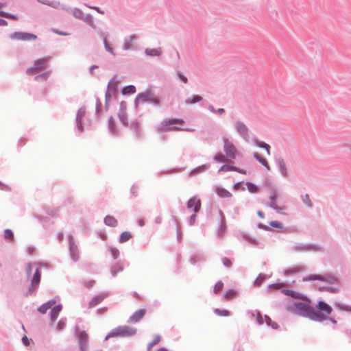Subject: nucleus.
<instances>
[{"label":"nucleus","mask_w":351,"mask_h":351,"mask_svg":"<svg viewBox=\"0 0 351 351\" xmlns=\"http://www.w3.org/2000/svg\"><path fill=\"white\" fill-rule=\"evenodd\" d=\"M295 307V311L300 315L308 317L313 321L322 322L324 317L317 313L316 311L311 307L308 304L303 302H295L293 303Z\"/></svg>","instance_id":"1"},{"label":"nucleus","mask_w":351,"mask_h":351,"mask_svg":"<svg viewBox=\"0 0 351 351\" xmlns=\"http://www.w3.org/2000/svg\"><path fill=\"white\" fill-rule=\"evenodd\" d=\"M184 121L180 119H170L163 121L158 128V131L160 132L172 130L194 131V129L183 128Z\"/></svg>","instance_id":"2"},{"label":"nucleus","mask_w":351,"mask_h":351,"mask_svg":"<svg viewBox=\"0 0 351 351\" xmlns=\"http://www.w3.org/2000/svg\"><path fill=\"white\" fill-rule=\"evenodd\" d=\"M136 333V330L127 326H120L112 330L106 337L107 340L111 337L131 336Z\"/></svg>","instance_id":"3"},{"label":"nucleus","mask_w":351,"mask_h":351,"mask_svg":"<svg viewBox=\"0 0 351 351\" xmlns=\"http://www.w3.org/2000/svg\"><path fill=\"white\" fill-rule=\"evenodd\" d=\"M222 140L223 143V147L226 157L230 159H234L239 154L237 147L228 137L223 136Z\"/></svg>","instance_id":"4"},{"label":"nucleus","mask_w":351,"mask_h":351,"mask_svg":"<svg viewBox=\"0 0 351 351\" xmlns=\"http://www.w3.org/2000/svg\"><path fill=\"white\" fill-rule=\"evenodd\" d=\"M302 280L306 281H313V280H319L322 282H326L328 283H335L337 281V279L335 276L327 274L324 275L319 274H309L303 277Z\"/></svg>","instance_id":"5"},{"label":"nucleus","mask_w":351,"mask_h":351,"mask_svg":"<svg viewBox=\"0 0 351 351\" xmlns=\"http://www.w3.org/2000/svg\"><path fill=\"white\" fill-rule=\"evenodd\" d=\"M48 62V58H43L36 60L34 66L27 69V74L32 75L45 69L47 66Z\"/></svg>","instance_id":"6"},{"label":"nucleus","mask_w":351,"mask_h":351,"mask_svg":"<svg viewBox=\"0 0 351 351\" xmlns=\"http://www.w3.org/2000/svg\"><path fill=\"white\" fill-rule=\"evenodd\" d=\"M316 308L317 310L316 313L324 317L322 322L326 319L332 311V307L324 301H319L316 306Z\"/></svg>","instance_id":"7"},{"label":"nucleus","mask_w":351,"mask_h":351,"mask_svg":"<svg viewBox=\"0 0 351 351\" xmlns=\"http://www.w3.org/2000/svg\"><path fill=\"white\" fill-rule=\"evenodd\" d=\"M10 37L12 40H18L22 41H29L32 40H36L37 38V36L33 34L23 32H16L12 34Z\"/></svg>","instance_id":"8"},{"label":"nucleus","mask_w":351,"mask_h":351,"mask_svg":"<svg viewBox=\"0 0 351 351\" xmlns=\"http://www.w3.org/2000/svg\"><path fill=\"white\" fill-rule=\"evenodd\" d=\"M201 200L197 197L195 196L189 199L186 203V207L191 211L197 213L201 208Z\"/></svg>","instance_id":"9"},{"label":"nucleus","mask_w":351,"mask_h":351,"mask_svg":"<svg viewBox=\"0 0 351 351\" xmlns=\"http://www.w3.org/2000/svg\"><path fill=\"white\" fill-rule=\"evenodd\" d=\"M79 343L82 351H85V347L88 342V334L84 331H81L78 334Z\"/></svg>","instance_id":"10"},{"label":"nucleus","mask_w":351,"mask_h":351,"mask_svg":"<svg viewBox=\"0 0 351 351\" xmlns=\"http://www.w3.org/2000/svg\"><path fill=\"white\" fill-rule=\"evenodd\" d=\"M236 128L238 131V132L244 138H247V137L248 136V129L247 128V126L241 123V122H237L236 123Z\"/></svg>","instance_id":"11"},{"label":"nucleus","mask_w":351,"mask_h":351,"mask_svg":"<svg viewBox=\"0 0 351 351\" xmlns=\"http://www.w3.org/2000/svg\"><path fill=\"white\" fill-rule=\"evenodd\" d=\"M145 313V309H139L132 314L130 319L132 322H137L144 317Z\"/></svg>","instance_id":"12"},{"label":"nucleus","mask_w":351,"mask_h":351,"mask_svg":"<svg viewBox=\"0 0 351 351\" xmlns=\"http://www.w3.org/2000/svg\"><path fill=\"white\" fill-rule=\"evenodd\" d=\"M276 197H277V193L275 191H271L270 195H269V206L276 210V211H279L280 209V207L277 206L276 205Z\"/></svg>","instance_id":"13"},{"label":"nucleus","mask_w":351,"mask_h":351,"mask_svg":"<svg viewBox=\"0 0 351 351\" xmlns=\"http://www.w3.org/2000/svg\"><path fill=\"white\" fill-rule=\"evenodd\" d=\"M238 171V172H239L241 173H243V174L245 173V171L238 170V169L236 167L232 166L230 165H224L221 166L219 170V172H227V171Z\"/></svg>","instance_id":"14"},{"label":"nucleus","mask_w":351,"mask_h":351,"mask_svg":"<svg viewBox=\"0 0 351 351\" xmlns=\"http://www.w3.org/2000/svg\"><path fill=\"white\" fill-rule=\"evenodd\" d=\"M40 276H41L40 272L39 269H37L32 277V286L34 289H36L37 287V286L38 285V284L40 283Z\"/></svg>","instance_id":"15"},{"label":"nucleus","mask_w":351,"mask_h":351,"mask_svg":"<svg viewBox=\"0 0 351 351\" xmlns=\"http://www.w3.org/2000/svg\"><path fill=\"white\" fill-rule=\"evenodd\" d=\"M216 193L221 198L230 197L232 196L230 192L219 186L216 188Z\"/></svg>","instance_id":"16"},{"label":"nucleus","mask_w":351,"mask_h":351,"mask_svg":"<svg viewBox=\"0 0 351 351\" xmlns=\"http://www.w3.org/2000/svg\"><path fill=\"white\" fill-rule=\"evenodd\" d=\"M284 293L287 295L291 296L292 298L300 299L302 300H306V298L305 296H304L303 295L300 294V293L295 292L294 291L285 290Z\"/></svg>","instance_id":"17"},{"label":"nucleus","mask_w":351,"mask_h":351,"mask_svg":"<svg viewBox=\"0 0 351 351\" xmlns=\"http://www.w3.org/2000/svg\"><path fill=\"white\" fill-rule=\"evenodd\" d=\"M221 215L222 216L221 226L217 231V234L219 237L223 236L225 234V232L226 230V224L225 217L221 212Z\"/></svg>","instance_id":"18"},{"label":"nucleus","mask_w":351,"mask_h":351,"mask_svg":"<svg viewBox=\"0 0 351 351\" xmlns=\"http://www.w3.org/2000/svg\"><path fill=\"white\" fill-rule=\"evenodd\" d=\"M145 53L149 56H159L162 53V50L160 47L154 49H146Z\"/></svg>","instance_id":"19"},{"label":"nucleus","mask_w":351,"mask_h":351,"mask_svg":"<svg viewBox=\"0 0 351 351\" xmlns=\"http://www.w3.org/2000/svg\"><path fill=\"white\" fill-rule=\"evenodd\" d=\"M54 302L53 301H49L46 303H45L44 304H43L42 306H40L38 308V311L43 313V314H45L47 310H49V308H51V306L54 304Z\"/></svg>","instance_id":"20"},{"label":"nucleus","mask_w":351,"mask_h":351,"mask_svg":"<svg viewBox=\"0 0 351 351\" xmlns=\"http://www.w3.org/2000/svg\"><path fill=\"white\" fill-rule=\"evenodd\" d=\"M237 296V291L234 289H228L224 293V298L226 300H231Z\"/></svg>","instance_id":"21"},{"label":"nucleus","mask_w":351,"mask_h":351,"mask_svg":"<svg viewBox=\"0 0 351 351\" xmlns=\"http://www.w3.org/2000/svg\"><path fill=\"white\" fill-rule=\"evenodd\" d=\"M278 167H279L281 173L284 176H287V165H286L285 160L282 158H280L278 160Z\"/></svg>","instance_id":"22"},{"label":"nucleus","mask_w":351,"mask_h":351,"mask_svg":"<svg viewBox=\"0 0 351 351\" xmlns=\"http://www.w3.org/2000/svg\"><path fill=\"white\" fill-rule=\"evenodd\" d=\"M104 222L107 226L115 227L117 225V220L112 216H106L104 219Z\"/></svg>","instance_id":"23"},{"label":"nucleus","mask_w":351,"mask_h":351,"mask_svg":"<svg viewBox=\"0 0 351 351\" xmlns=\"http://www.w3.org/2000/svg\"><path fill=\"white\" fill-rule=\"evenodd\" d=\"M62 310V306L61 305H57L56 306H54L51 311V318L52 320H54L56 319L60 312Z\"/></svg>","instance_id":"24"},{"label":"nucleus","mask_w":351,"mask_h":351,"mask_svg":"<svg viewBox=\"0 0 351 351\" xmlns=\"http://www.w3.org/2000/svg\"><path fill=\"white\" fill-rule=\"evenodd\" d=\"M131 238H132L131 232H128V231H124L120 235L119 242L125 243V242L129 241Z\"/></svg>","instance_id":"25"},{"label":"nucleus","mask_w":351,"mask_h":351,"mask_svg":"<svg viewBox=\"0 0 351 351\" xmlns=\"http://www.w3.org/2000/svg\"><path fill=\"white\" fill-rule=\"evenodd\" d=\"M123 270V266L120 263L114 265L112 267L111 272L112 276H115L119 272H121Z\"/></svg>","instance_id":"26"},{"label":"nucleus","mask_w":351,"mask_h":351,"mask_svg":"<svg viewBox=\"0 0 351 351\" xmlns=\"http://www.w3.org/2000/svg\"><path fill=\"white\" fill-rule=\"evenodd\" d=\"M228 158L226 155L223 154L222 153H217L215 157L214 160L219 162H226L228 161Z\"/></svg>","instance_id":"27"},{"label":"nucleus","mask_w":351,"mask_h":351,"mask_svg":"<svg viewBox=\"0 0 351 351\" xmlns=\"http://www.w3.org/2000/svg\"><path fill=\"white\" fill-rule=\"evenodd\" d=\"M214 313L219 316L228 317L230 315V312L226 309L215 308Z\"/></svg>","instance_id":"28"},{"label":"nucleus","mask_w":351,"mask_h":351,"mask_svg":"<svg viewBox=\"0 0 351 351\" xmlns=\"http://www.w3.org/2000/svg\"><path fill=\"white\" fill-rule=\"evenodd\" d=\"M202 98L199 95H194L191 98L186 99V104H193L195 103L202 101Z\"/></svg>","instance_id":"29"},{"label":"nucleus","mask_w":351,"mask_h":351,"mask_svg":"<svg viewBox=\"0 0 351 351\" xmlns=\"http://www.w3.org/2000/svg\"><path fill=\"white\" fill-rule=\"evenodd\" d=\"M119 117L123 125H128V117H127V114H126V112L125 110H122L119 112Z\"/></svg>","instance_id":"30"},{"label":"nucleus","mask_w":351,"mask_h":351,"mask_svg":"<svg viewBox=\"0 0 351 351\" xmlns=\"http://www.w3.org/2000/svg\"><path fill=\"white\" fill-rule=\"evenodd\" d=\"M254 157L260 162L261 163L263 166H265L267 169H269V167L267 164V162L266 161L265 159L261 158L260 156V155L258 154V153H254Z\"/></svg>","instance_id":"31"},{"label":"nucleus","mask_w":351,"mask_h":351,"mask_svg":"<svg viewBox=\"0 0 351 351\" xmlns=\"http://www.w3.org/2000/svg\"><path fill=\"white\" fill-rule=\"evenodd\" d=\"M246 186L247 190L251 193H257L258 191V186L253 183L247 182Z\"/></svg>","instance_id":"32"},{"label":"nucleus","mask_w":351,"mask_h":351,"mask_svg":"<svg viewBox=\"0 0 351 351\" xmlns=\"http://www.w3.org/2000/svg\"><path fill=\"white\" fill-rule=\"evenodd\" d=\"M135 36H131L130 37V40L126 41L123 45V49L124 50H128L132 48V42L135 39Z\"/></svg>","instance_id":"33"},{"label":"nucleus","mask_w":351,"mask_h":351,"mask_svg":"<svg viewBox=\"0 0 351 351\" xmlns=\"http://www.w3.org/2000/svg\"><path fill=\"white\" fill-rule=\"evenodd\" d=\"M135 92H136V88L132 85L127 86L123 89V94H131V93H134Z\"/></svg>","instance_id":"34"},{"label":"nucleus","mask_w":351,"mask_h":351,"mask_svg":"<svg viewBox=\"0 0 351 351\" xmlns=\"http://www.w3.org/2000/svg\"><path fill=\"white\" fill-rule=\"evenodd\" d=\"M256 145L259 147L265 148L266 149L267 155L270 154V152H269L270 147L268 144H267L264 142L258 141L256 143Z\"/></svg>","instance_id":"35"},{"label":"nucleus","mask_w":351,"mask_h":351,"mask_svg":"<svg viewBox=\"0 0 351 351\" xmlns=\"http://www.w3.org/2000/svg\"><path fill=\"white\" fill-rule=\"evenodd\" d=\"M223 287V283L221 281H218L214 286L215 293H218Z\"/></svg>","instance_id":"36"},{"label":"nucleus","mask_w":351,"mask_h":351,"mask_svg":"<svg viewBox=\"0 0 351 351\" xmlns=\"http://www.w3.org/2000/svg\"><path fill=\"white\" fill-rule=\"evenodd\" d=\"M108 124H109V128L110 130V131L113 133V134H117V131L116 130V127H115V125H114V120L112 118H110L109 120H108Z\"/></svg>","instance_id":"37"},{"label":"nucleus","mask_w":351,"mask_h":351,"mask_svg":"<svg viewBox=\"0 0 351 351\" xmlns=\"http://www.w3.org/2000/svg\"><path fill=\"white\" fill-rule=\"evenodd\" d=\"M0 16H3V17H5V18L14 19V20H16L17 19V16H16L8 14V13L5 12L3 11H0Z\"/></svg>","instance_id":"38"},{"label":"nucleus","mask_w":351,"mask_h":351,"mask_svg":"<svg viewBox=\"0 0 351 351\" xmlns=\"http://www.w3.org/2000/svg\"><path fill=\"white\" fill-rule=\"evenodd\" d=\"M269 224H270L271 226H272L274 228H278V229H282L283 228L282 223H280L278 221H271L269 223Z\"/></svg>","instance_id":"39"},{"label":"nucleus","mask_w":351,"mask_h":351,"mask_svg":"<svg viewBox=\"0 0 351 351\" xmlns=\"http://www.w3.org/2000/svg\"><path fill=\"white\" fill-rule=\"evenodd\" d=\"M4 237L5 239H8L10 240H12L14 238V234L12 230L9 229H6L4 232Z\"/></svg>","instance_id":"40"},{"label":"nucleus","mask_w":351,"mask_h":351,"mask_svg":"<svg viewBox=\"0 0 351 351\" xmlns=\"http://www.w3.org/2000/svg\"><path fill=\"white\" fill-rule=\"evenodd\" d=\"M103 300V298L101 297V296H97V297H95L94 298L91 302H90V304L91 306H95L97 305L98 303H99L100 302H101Z\"/></svg>","instance_id":"41"},{"label":"nucleus","mask_w":351,"mask_h":351,"mask_svg":"<svg viewBox=\"0 0 351 351\" xmlns=\"http://www.w3.org/2000/svg\"><path fill=\"white\" fill-rule=\"evenodd\" d=\"M160 341V335L155 336L153 341L149 344V347L150 348V347L155 346L156 344L159 343Z\"/></svg>","instance_id":"42"},{"label":"nucleus","mask_w":351,"mask_h":351,"mask_svg":"<svg viewBox=\"0 0 351 351\" xmlns=\"http://www.w3.org/2000/svg\"><path fill=\"white\" fill-rule=\"evenodd\" d=\"M104 47H105V49H106V51L110 52L113 56H115L113 49L109 45V44L108 43V42L106 40L104 41Z\"/></svg>","instance_id":"43"},{"label":"nucleus","mask_w":351,"mask_h":351,"mask_svg":"<svg viewBox=\"0 0 351 351\" xmlns=\"http://www.w3.org/2000/svg\"><path fill=\"white\" fill-rule=\"evenodd\" d=\"M85 111L82 109H80L77 114L76 120L77 121H82V117L84 115Z\"/></svg>","instance_id":"44"},{"label":"nucleus","mask_w":351,"mask_h":351,"mask_svg":"<svg viewBox=\"0 0 351 351\" xmlns=\"http://www.w3.org/2000/svg\"><path fill=\"white\" fill-rule=\"evenodd\" d=\"M41 2L44 4H47V5H51L54 8H56L60 5V3L58 2H50L49 1H47V0H44V1H42Z\"/></svg>","instance_id":"45"},{"label":"nucleus","mask_w":351,"mask_h":351,"mask_svg":"<svg viewBox=\"0 0 351 351\" xmlns=\"http://www.w3.org/2000/svg\"><path fill=\"white\" fill-rule=\"evenodd\" d=\"M221 261L223 265L226 267H230L232 265V261L226 257L223 258Z\"/></svg>","instance_id":"46"},{"label":"nucleus","mask_w":351,"mask_h":351,"mask_svg":"<svg viewBox=\"0 0 351 351\" xmlns=\"http://www.w3.org/2000/svg\"><path fill=\"white\" fill-rule=\"evenodd\" d=\"M178 75L179 77V78L184 82V83H187L188 82V79L186 76H184L182 73L179 72L178 73Z\"/></svg>","instance_id":"47"},{"label":"nucleus","mask_w":351,"mask_h":351,"mask_svg":"<svg viewBox=\"0 0 351 351\" xmlns=\"http://www.w3.org/2000/svg\"><path fill=\"white\" fill-rule=\"evenodd\" d=\"M48 73H45V74H43V75H37L35 79L36 80H46L47 77H48Z\"/></svg>","instance_id":"48"},{"label":"nucleus","mask_w":351,"mask_h":351,"mask_svg":"<svg viewBox=\"0 0 351 351\" xmlns=\"http://www.w3.org/2000/svg\"><path fill=\"white\" fill-rule=\"evenodd\" d=\"M195 217H196V213H194L191 216V217H190V219H189V223H190V225H193V224H194V223H195Z\"/></svg>","instance_id":"49"},{"label":"nucleus","mask_w":351,"mask_h":351,"mask_svg":"<svg viewBox=\"0 0 351 351\" xmlns=\"http://www.w3.org/2000/svg\"><path fill=\"white\" fill-rule=\"evenodd\" d=\"M22 341H23V343L25 346H29V339H27V337H23V339H22Z\"/></svg>","instance_id":"50"},{"label":"nucleus","mask_w":351,"mask_h":351,"mask_svg":"<svg viewBox=\"0 0 351 351\" xmlns=\"http://www.w3.org/2000/svg\"><path fill=\"white\" fill-rule=\"evenodd\" d=\"M77 128H78V130L80 132H82L83 127H82V121H77Z\"/></svg>","instance_id":"51"},{"label":"nucleus","mask_w":351,"mask_h":351,"mask_svg":"<svg viewBox=\"0 0 351 351\" xmlns=\"http://www.w3.org/2000/svg\"><path fill=\"white\" fill-rule=\"evenodd\" d=\"M152 101L155 104H158L160 103V99L157 97H154L152 99Z\"/></svg>","instance_id":"52"},{"label":"nucleus","mask_w":351,"mask_h":351,"mask_svg":"<svg viewBox=\"0 0 351 351\" xmlns=\"http://www.w3.org/2000/svg\"><path fill=\"white\" fill-rule=\"evenodd\" d=\"M138 225L141 227L145 225V221L143 219H138Z\"/></svg>","instance_id":"53"},{"label":"nucleus","mask_w":351,"mask_h":351,"mask_svg":"<svg viewBox=\"0 0 351 351\" xmlns=\"http://www.w3.org/2000/svg\"><path fill=\"white\" fill-rule=\"evenodd\" d=\"M7 25H8V23H7L6 21L3 20V19H0V26Z\"/></svg>","instance_id":"54"},{"label":"nucleus","mask_w":351,"mask_h":351,"mask_svg":"<svg viewBox=\"0 0 351 351\" xmlns=\"http://www.w3.org/2000/svg\"><path fill=\"white\" fill-rule=\"evenodd\" d=\"M155 221L156 223H160L162 222V219L160 217H157L156 219H155Z\"/></svg>","instance_id":"55"},{"label":"nucleus","mask_w":351,"mask_h":351,"mask_svg":"<svg viewBox=\"0 0 351 351\" xmlns=\"http://www.w3.org/2000/svg\"><path fill=\"white\" fill-rule=\"evenodd\" d=\"M64 326V323H59L58 326V330H61Z\"/></svg>","instance_id":"56"},{"label":"nucleus","mask_w":351,"mask_h":351,"mask_svg":"<svg viewBox=\"0 0 351 351\" xmlns=\"http://www.w3.org/2000/svg\"><path fill=\"white\" fill-rule=\"evenodd\" d=\"M112 253H113V255H114V258H116L117 254H118V253H119V252H118L117 250H112Z\"/></svg>","instance_id":"57"},{"label":"nucleus","mask_w":351,"mask_h":351,"mask_svg":"<svg viewBox=\"0 0 351 351\" xmlns=\"http://www.w3.org/2000/svg\"><path fill=\"white\" fill-rule=\"evenodd\" d=\"M27 272H31V270H32V266H31V265H30V264H28V265H27Z\"/></svg>","instance_id":"58"},{"label":"nucleus","mask_w":351,"mask_h":351,"mask_svg":"<svg viewBox=\"0 0 351 351\" xmlns=\"http://www.w3.org/2000/svg\"><path fill=\"white\" fill-rule=\"evenodd\" d=\"M258 215L261 218L264 217V214L261 211L258 212Z\"/></svg>","instance_id":"59"},{"label":"nucleus","mask_w":351,"mask_h":351,"mask_svg":"<svg viewBox=\"0 0 351 351\" xmlns=\"http://www.w3.org/2000/svg\"><path fill=\"white\" fill-rule=\"evenodd\" d=\"M217 112L222 114L224 112V110L223 108H219L217 110Z\"/></svg>","instance_id":"60"},{"label":"nucleus","mask_w":351,"mask_h":351,"mask_svg":"<svg viewBox=\"0 0 351 351\" xmlns=\"http://www.w3.org/2000/svg\"><path fill=\"white\" fill-rule=\"evenodd\" d=\"M279 211H278L279 213L285 214V213L282 212V210L285 209V207H280Z\"/></svg>","instance_id":"61"},{"label":"nucleus","mask_w":351,"mask_h":351,"mask_svg":"<svg viewBox=\"0 0 351 351\" xmlns=\"http://www.w3.org/2000/svg\"><path fill=\"white\" fill-rule=\"evenodd\" d=\"M306 198L308 199V205L311 206V201L309 199V196L308 195H306Z\"/></svg>","instance_id":"62"},{"label":"nucleus","mask_w":351,"mask_h":351,"mask_svg":"<svg viewBox=\"0 0 351 351\" xmlns=\"http://www.w3.org/2000/svg\"><path fill=\"white\" fill-rule=\"evenodd\" d=\"M157 351H168V350L165 348H161L158 349Z\"/></svg>","instance_id":"63"},{"label":"nucleus","mask_w":351,"mask_h":351,"mask_svg":"<svg viewBox=\"0 0 351 351\" xmlns=\"http://www.w3.org/2000/svg\"><path fill=\"white\" fill-rule=\"evenodd\" d=\"M4 6H5V3H0V9L2 8L3 7H4Z\"/></svg>","instance_id":"64"}]
</instances>
